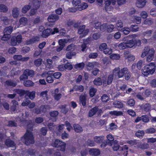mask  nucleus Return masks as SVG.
Segmentation results:
<instances>
[{"label":"nucleus","mask_w":156,"mask_h":156,"mask_svg":"<svg viewBox=\"0 0 156 156\" xmlns=\"http://www.w3.org/2000/svg\"><path fill=\"white\" fill-rule=\"evenodd\" d=\"M155 65L154 63L151 62L145 66L142 69V73L145 76L153 74L155 69Z\"/></svg>","instance_id":"1"},{"label":"nucleus","mask_w":156,"mask_h":156,"mask_svg":"<svg viewBox=\"0 0 156 156\" xmlns=\"http://www.w3.org/2000/svg\"><path fill=\"white\" fill-rule=\"evenodd\" d=\"M24 142L26 145L33 144L34 142V137L32 132L27 130L23 136Z\"/></svg>","instance_id":"2"},{"label":"nucleus","mask_w":156,"mask_h":156,"mask_svg":"<svg viewBox=\"0 0 156 156\" xmlns=\"http://www.w3.org/2000/svg\"><path fill=\"white\" fill-rule=\"evenodd\" d=\"M155 52V50L153 48H150L148 46H146L144 47L143 50L141 55V57L144 58L147 55L149 56H154Z\"/></svg>","instance_id":"3"},{"label":"nucleus","mask_w":156,"mask_h":156,"mask_svg":"<svg viewBox=\"0 0 156 156\" xmlns=\"http://www.w3.org/2000/svg\"><path fill=\"white\" fill-rule=\"evenodd\" d=\"M53 146L58 148V150L64 151L65 150L66 144L59 140H56L53 144Z\"/></svg>","instance_id":"4"},{"label":"nucleus","mask_w":156,"mask_h":156,"mask_svg":"<svg viewBox=\"0 0 156 156\" xmlns=\"http://www.w3.org/2000/svg\"><path fill=\"white\" fill-rule=\"evenodd\" d=\"M53 30L50 28H48L43 31L41 35L42 37L46 38L49 36L50 34H54L58 32V29L57 28H54Z\"/></svg>","instance_id":"5"},{"label":"nucleus","mask_w":156,"mask_h":156,"mask_svg":"<svg viewBox=\"0 0 156 156\" xmlns=\"http://www.w3.org/2000/svg\"><path fill=\"white\" fill-rule=\"evenodd\" d=\"M128 69L126 68H124L120 70L119 67L115 68L113 70V73L118 76L119 78L122 77L126 73H127Z\"/></svg>","instance_id":"6"},{"label":"nucleus","mask_w":156,"mask_h":156,"mask_svg":"<svg viewBox=\"0 0 156 156\" xmlns=\"http://www.w3.org/2000/svg\"><path fill=\"white\" fill-rule=\"evenodd\" d=\"M89 32V29L87 28H86L85 25H82L80 26L78 31V33L80 35L79 38H81L85 37L87 34Z\"/></svg>","instance_id":"7"},{"label":"nucleus","mask_w":156,"mask_h":156,"mask_svg":"<svg viewBox=\"0 0 156 156\" xmlns=\"http://www.w3.org/2000/svg\"><path fill=\"white\" fill-rule=\"evenodd\" d=\"M22 36L20 35H17L16 37L13 36L11 39V44L12 46H15L21 42Z\"/></svg>","instance_id":"8"},{"label":"nucleus","mask_w":156,"mask_h":156,"mask_svg":"<svg viewBox=\"0 0 156 156\" xmlns=\"http://www.w3.org/2000/svg\"><path fill=\"white\" fill-rule=\"evenodd\" d=\"M114 74H111L109 75L107 78H103V85L110 84L113 80Z\"/></svg>","instance_id":"9"},{"label":"nucleus","mask_w":156,"mask_h":156,"mask_svg":"<svg viewBox=\"0 0 156 156\" xmlns=\"http://www.w3.org/2000/svg\"><path fill=\"white\" fill-rule=\"evenodd\" d=\"M148 41L149 42L151 43L156 42V30L152 36L150 38L147 40V39L144 38L142 39L141 41H142L143 43H147Z\"/></svg>","instance_id":"10"},{"label":"nucleus","mask_w":156,"mask_h":156,"mask_svg":"<svg viewBox=\"0 0 156 156\" xmlns=\"http://www.w3.org/2000/svg\"><path fill=\"white\" fill-rule=\"evenodd\" d=\"M98 111L100 113L102 112V110L101 109H99L98 107L95 106L94 107L90 110L88 113L89 116L92 117L95 115Z\"/></svg>","instance_id":"11"},{"label":"nucleus","mask_w":156,"mask_h":156,"mask_svg":"<svg viewBox=\"0 0 156 156\" xmlns=\"http://www.w3.org/2000/svg\"><path fill=\"white\" fill-rule=\"evenodd\" d=\"M40 41V37L36 36L30 39H27L26 41V44L27 45H29L36 43Z\"/></svg>","instance_id":"12"},{"label":"nucleus","mask_w":156,"mask_h":156,"mask_svg":"<svg viewBox=\"0 0 156 156\" xmlns=\"http://www.w3.org/2000/svg\"><path fill=\"white\" fill-rule=\"evenodd\" d=\"M59 18V16L56 14L50 15L48 17V20L50 22H54L58 20Z\"/></svg>","instance_id":"13"},{"label":"nucleus","mask_w":156,"mask_h":156,"mask_svg":"<svg viewBox=\"0 0 156 156\" xmlns=\"http://www.w3.org/2000/svg\"><path fill=\"white\" fill-rule=\"evenodd\" d=\"M5 144L8 147L14 148L13 150L16 149V144L13 141L10 139L6 140L5 142Z\"/></svg>","instance_id":"14"},{"label":"nucleus","mask_w":156,"mask_h":156,"mask_svg":"<svg viewBox=\"0 0 156 156\" xmlns=\"http://www.w3.org/2000/svg\"><path fill=\"white\" fill-rule=\"evenodd\" d=\"M146 2V0H137L136 2V6L139 8H143L145 6Z\"/></svg>","instance_id":"15"},{"label":"nucleus","mask_w":156,"mask_h":156,"mask_svg":"<svg viewBox=\"0 0 156 156\" xmlns=\"http://www.w3.org/2000/svg\"><path fill=\"white\" fill-rule=\"evenodd\" d=\"M108 146H111L114 151H117L119 147V145L118 144V141L115 140L112 143H108Z\"/></svg>","instance_id":"16"},{"label":"nucleus","mask_w":156,"mask_h":156,"mask_svg":"<svg viewBox=\"0 0 156 156\" xmlns=\"http://www.w3.org/2000/svg\"><path fill=\"white\" fill-rule=\"evenodd\" d=\"M87 95V94L81 95L80 97V104L83 106H85L86 105V101Z\"/></svg>","instance_id":"17"},{"label":"nucleus","mask_w":156,"mask_h":156,"mask_svg":"<svg viewBox=\"0 0 156 156\" xmlns=\"http://www.w3.org/2000/svg\"><path fill=\"white\" fill-rule=\"evenodd\" d=\"M89 153L93 156H97L100 154V151L99 150L96 148H91L89 150Z\"/></svg>","instance_id":"18"},{"label":"nucleus","mask_w":156,"mask_h":156,"mask_svg":"<svg viewBox=\"0 0 156 156\" xmlns=\"http://www.w3.org/2000/svg\"><path fill=\"white\" fill-rule=\"evenodd\" d=\"M11 108L13 112H15L18 106V102L15 100H12L11 101Z\"/></svg>","instance_id":"19"},{"label":"nucleus","mask_w":156,"mask_h":156,"mask_svg":"<svg viewBox=\"0 0 156 156\" xmlns=\"http://www.w3.org/2000/svg\"><path fill=\"white\" fill-rule=\"evenodd\" d=\"M153 33V30H147L143 32L142 33V34L146 37L148 38L151 36Z\"/></svg>","instance_id":"20"},{"label":"nucleus","mask_w":156,"mask_h":156,"mask_svg":"<svg viewBox=\"0 0 156 156\" xmlns=\"http://www.w3.org/2000/svg\"><path fill=\"white\" fill-rule=\"evenodd\" d=\"M128 52L127 51L124 52L125 58L131 61L134 60L135 59V56L131 54H128Z\"/></svg>","instance_id":"21"},{"label":"nucleus","mask_w":156,"mask_h":156,"mask_svg":"<svg viewBox=\"0 0 156 156\" xmlns=\"http://www.w3.org/2000/svg\"><path fill=\"white\" fill-rule=\"evenodd\" d=\"M40 4L41 2L39 0H33L31 5H32L31 7L37 9L39 7Z\"/></svg>","instance_id":"22"},{"label":"nucleus","mask_w":156,"mask_h":156,"mask_svg":"<svg viewBox=\"0 0 156 156\" xmlns=\"http://www.w3.org/2000/svg\"><path fill=\"white\" fill-rule=\"evenodd\" d=\"M13 30V27L9 26L5 28L3 30V33L5 34H7L10 35Z\"/></svg>","instance_id":"23"},{"label":"nucleus","mask_w":156,"mask_h":156,"mask_svg":"<svg viewBox=\"0 0 156 156\" xmlns=\"http://www.w3.org/2000/svg\"><path fill=\"white\" fill-rule=\"evenodd\" d=\"M97 62H88L87 64V69L88 70H91L97 65Z\"/></svg>","instance_id":"24"},{"label":"nucleus","mask_w":156,"mask_h":156,"mask_svg":"<svg viewBox=\"0 0 156 156\" xmlns=\"http://www.w3.org/2000/svg\"><path fill=\"white\" fill-rule=\"evenodd\" d=\"M135 39H133L132 40L127 41L126 42L127 48H132L134 46H135Z\"/></svg>","instance_id":"25"},{"label":"nucleus","mask_w":156,"mask_h":156,"mask_svg":"<svg viewBox=\"0 0 156 156\" xmlns=\"http://www.w3.org/2000/svg\"><path fill=\"white\" fill-rule=\"evenodd\" d=\"M94 85L96 86H101L103 83V79L102 80L100 77H98L95 78L93 81Z\"/></svg>","instance_id":"26"},{"label":"nucleus","mask_w":156,"mask_h":156,"mask_svg":"<svg viewBox=\"0 0 156 156\" xmlns=\"http://www.w3.org/2000/svg\"><path fill=\"white\" fill-rule=\"evenodd\" d=\"M17 85V83L15 81H13L12 80H9L6 81L5 82V86L8 87H14Z\"/></svg>","instance_id":"27"},{"label":"nucleus","mask_w":156,"mask_h":156,"mask_svg":"<svg viewBox=\"0 0 156 156\" xmlns=\"http://www.w3.org/2000/svg\"><path fill=\"white\" fill-rule=\"evenodd\" d=\"M94 142L97 143L99 144L101 143L104 140V136H95L94 138Z\"/></svg>","instance_id":"28"},{"label":"nucleus","mask_w":156,"mask_h":156,"mask_svg":"<svg viewBox=\"0 0 156 156\" xmlns=\"http://www.w3.org/2000/svg\"><path fill=\"white\" fill-rule=\"evenodd\" d=\"M58 89H56L55 90V93L53 94L55 99L57 101L59 100L62 97V94H58Z\"/></svg>","instance_id":"29"},{"label":"nucleus","mask_w":156,"mask_h":156,"mask_svg":"<svg viewBox=\"0 0 156 156\" xmlns=\"http://www.w3.org/2000/svg\"><path fill=\"white\" fill-rule=\"evenodd\" d=\"M109 113L112 115H114L117 116L122 115H123V112L121 111H111L109 112Z\"/></svg>","instance_id":"30"},{"label":"nucleus","mask_w":156,"mask_h":156,"mask_svg":"<svg viewBox=\"0 0 156 156\" xmlns=\"http://www.w3.org/2000/svg\"><path fill=\"white\" fill-rule=\"evenodd\" d=\"M141 107V108L143 109V110L146 112L149 111L151 109V105L148 103L142 105Z\"/></svg>","instance_id":"31"},{"label":"nucleus","mask_w":156,"mask_h":156,"mask_svg":"<svg viewBox=\"0 0 156 156\" xmlns=\"http://www.w3.org/2000/svg\"><path fill=\"white\" fill-rule=\"evenodd\" d=\"M112 105L115 108H122L123 107V104L122 102L119 101H115L113 103Z\"/></svg>","instance_id":"32"},{"label":"nucleus","mask_w":156,"mask_h":156,"mask_svg":"<svg viewBox=\"0 0 156 156\" xmlns=\"http://www.w3.org/2000/svg\"><path fill=\"white\" fill-rule=\"evenodd\" d=\"M24 72L27 74L28 77V76H29L31 77H33L34 75V71L32 69H26L24 71Z\"/></svg>","instance_id":"33"},{"label":"nucleus","mask_w":156,"mask_h":156,"mask_svg":"<svg viewBox=\"0 0 156 156\" xmlns=\"http://www.w3.org/2000/svg\"><path fill=\"white\" fill-rule=\"evenodd\" d=\"M73 127L76 133H79L83 131L82 127L78 124H74Z\"/></svg>","instance_id":"34"},{"label":"nucleus","mask_w":156,"mask_h":156,"mask_svg":"<svg viewBox=\"0 0 156 156\" xmlns=\"http://www.w3.org/2000/svg\"><path fill=\"white\" fill-rule=\"evenodd\" d=\"M35 92L34 91L30 92L29 91L27 90L26 94L29 97L30 99L33 100L35 97Z\"/></svg>","instance_id":"35"},{"label":"nucleus","mask_w":156,"mask_h":156,"mask_svg":"<svg viewBox=\"0 0 156 156\" xmlns=\"http://www.w3.org/2000/svg\"><path fill=\"white\" fill-rule=\"evenodd\" d=\"M74 90L79 91L80 92H82L84 90L83 86L82 85H75L73 86Z\"/></svg>","instance_id":"36"},{"label":"nucleus","mask_w":156,"mask_h":156,"mask_svg":"<svg viewBox=\"0 0 156 156\" xmlns=\"http://www.w3.org/2000/svg\"><path fill=\"white\" fill-rule=\"evenodd\" d=\"M19 11L18 8H15L13 9L12 14L13 17L14 18H16L19 15Z\"/></svg>","instance_id":"37"},{"label":"nucleus","mask_w":156,"mask_h":156,"mask_svg":"<svg viewBox=\"0 0 156 156\" xmlns=\"http://www.w3.org/2000/svg\"><path fill=\"white\" fill-rule=\"evenodd\" d=\"M24 85L26 87H30L34 85V83L31 81L28 80L25 81L23 83Z\"/></svg>","instance_id":"38"},{"label":"nucleus","mask_w":156,"mask_h":156,"mask_svg":"<svg viewBox=\"0 0 156 156\" xmlns=\"http://www.w3.org/2000/svg\"><path fill=\"white\" fill-rule=\"evenodd\" d=\"M138 147L142 149H147L149 148V145L147 143H138Z\"/></svg>","instance_id":"39"},{"label":"nucleus","mask_w":156,"mask_h":156,"mask_svg":"<svg viewBox=\"0 0 156 156\" xmlns=\"http://www.w3.org/2000/svg\"><path fill=\"white\" fill-rule=\"evenodd\" d=\"M105 0V8L106 9L107 8L108 6H109L111 3L112 5H114L115 3V0Z\"/></svg>","instance_id":"40"},{"label":"nucleus","mask_w":156,"mask_h":156,"mask_svg":"<svg viewBox=\"0 0 156 156\" xmlns=\"http://www.w3.org/2000/svg\"><path fill=\"white\" fill-rule=\"evenodd\" d=\"M107 140H106V143L108 145V143H112L114 142L113 140H114V138L112 135H108L107 136Z\"/></svg>","instance_id":"41"},{"label":"nucleus","mask_w":156,"mask_h":156,"mask_svg":"<svg viewBox=\"0 0 156 156\" xmlns=\"http://www.w3.org/2000/svg\"><path fill=\"white\" fill-rule=\"evenodd\" d=\"M19 22L23 26H25L27 24L28 22V20L27 18L24 17H22L20 19Z\"/></svg>","instance_id":"42"},{"label":"nucleus","mask_w":156,"mask_h":156,"mask_svg":"<svg viewBox=\"0 0 156 156\" xmlns=\"http://www.w3.org/2000/svg\"><path fill=\"white\" fill-rule=\"evenodd\" d=\"M47 64L46 65V68L51 69L53 67L52 64V62L51 59H48L47 60Z\"/></svg>","instance_id":"43"},{"label":"nucleus","mask_w":156,"mask_h":156,"mask_svg":"<svg viewBox=\"0 0 156 156\" xmlns=\"http://www.w3.org/2000/svg\"><path fill=\"white\" fill-rule=\"evenodd\" d=\"M66 105H61L59 106V108L61 109L62 112L63 113L66 114L68 112V109L66 108Z\"/></svg>","instance_id":"44"},{"label":"nucleus","mask_w":156,"mask_h":156,"mask_svg":"<svg viewBox=\"0 0 156 156\" xmlns=\"http://www.w3.org/2000/svg\"><path fill=\"white\" fill-rule=\"evenodd\" d=\"M8 10V8L6 5L3 4L0 5V12H5Z\"/></svg>","instance_id":"45"},{"label":"nucleus","mask_w":156,"mask_h":156,"mask_svg":"<svg viewBox=\"0 0 156 156\" xmlns=\"http://www.w3.org/2000/svg\"><path fill=\"white\" fill-rule=\"evenodd\" d=\"M32 6V5H25L22 8V11L23 13H26L30 9V7Z\"/></svg>","instance_id":"46"},{"label":"nucleus","mask_w":156,"mask_h":156,"mask_svg":"<svg viewBox=\"0 0 156 156\" xmlns=\"http://www.w3.org/2000/svg\"><path fill=\"white\" fill-rule=\"evenodd\" d=\"M76 48V46L74 44H72L67 47L66 50L67 51H73Z\"/></svg>","instance_id":"47"},{"label":"nucleus","mask_w":156,"mask_h":156,"mask_svg":"<svg viewBox=\"0 0 156 156\" xmlns=\"http://www.w3.org/2000/svg\"><path fill=\"white\" fill-rule=\"evenodd\" d=\"M120 31L123 32L124 34L127 35L130 32V28H129L127 27H124L121 29Z\"/></svg>","instance_id":"48"},{"label":"nucleus","mask_w":156,"mask_h":156,"mask_svg":"<svg viewBox=\"0 0 156 156\" xmlns=\"http://www.w3.org/2000/svg\"><path fill=\"white\" fill-rule=\"evenodd\" d=\"M115 28L114 26L112 24L108 25L107 26V31L108 32H111L113 31Z\"/></svg>","instance_id":"49"},{"label":"nucleus","mask_w":156,"mask_h":156,"mask_svg":"<svg viewBox=\"0 0 156 156\" xmlns=\"http://www.w3.org/2000/svg\"><path fill=\"white\" fill-rule=\"evenodd\" d=\"M84 63L82 62L75 65L74 67L76 69H83L84 68Z\"/></svg>","instance_id":"50"},{"label":"nucleus","mask_w":156,"mask_h":156,"mask_svg":"<svg viewBox=\"0 0 156 156\" xmlns=\"http://www.w3.org/2000/svg\"><path fill=\"white\" fill-rule=\"evenodd\" d=\"M96 91L97 89L96 88L91 87L89 91V94L90 97H93L95 95Z\"/></svg>","instance_id":"51"},{"label":"nucleus","mask_w":156,"mask_h":156,"mask_svg":"<svg viewBox=\"0 0 156 156\" xmlns=\"http://www.w3.org/2000/svg\"><path fill=\"white\" fill-rule=\"evenodd\" d=\"M130 30L133 32H136L138 31L139 28L138 26L135 25H132L130 26Z\"/></svg>","instance_id":"52"},{"label":"nucleus","mask_w":156,"mask_h":156,"mask_svg":"<svg viewBox=\"0 0 156 156\" xmlns=\"http://www.w3.org/2000/svg\"><path fill=\"white\" fill-rule=\"evenodd\" d=\"M144 132L143 130H138L135 133L136 136L140 138L144 136Z\"/></svg>","instance_id":"53"},{"label":"nucleus","mask_w":156,"mask_h":156,"mask_svg":"<svg viewBox=\"0 0 156 156\" xmlns=\"http://www.w3.org/2000/svg\"><path fill=\"white\" fill-rule=\"evenodd\" d=\"M153 21L151 19H147L144 21V24L146 25L149 26L151 25L153 23Z\"/></svg>","instance_id":"54"},{"label":"nucleus","mask_w":156,"mask_h":156,"mask_svg":"<svg viewBox=\"0 0 156 156\" xmlns=\"http://www.w3.org/2000/svg\"><path fill=\"white\" fill-rule=\"evenodd\" d=\"M110 57L113 60H118L120 58V56L118 54H112L110 56Z\"/></svg>","instance_id":"55"},{"label":"nucleus","mask_w":156,"mask_h":156,"mask_svg":"<svg viewBox=\"0 0 156 156\" xmlns=\"http://www.w3.org/2000/svg\"><path fill=\"white\" fill-rule=\"evenodd\" d=\"M76 55V53L74 52H69L66 55V57L68 59H71L72 57Z\"/></svg>","instance_id":"56"},{"label":"nucleus","mask_w":156,"mask_h":156,"mask_svg":"<svg viewBox=\"0 0 156 156\" xmlns=\"http://www.w3.org/2000/svg\"><path fill=\"white\" fill-rule=\"evenodd\" d=\"M98 56V54L97 52L91 53H90L89 56V58H90L95 59Z\"/></svg>","instance_id":"57"},{"label":"nucleus","mask_w":156,"mask_h":156,"mask_svg":"<svg viewBox=\"0 0 156 156\" xmlns=\"http://www.w3.org/2000/svg\"><path fill=\"white\" fill-rule=\"evenodd\" d=\"M155 129L153 128H150L145 130V132L147 133H153L155 132Z\"/></svg>","instance_id":"58"},{"label":"nucleus","mask_w":156,"mask_h":156,"mask_svg":"<svg viewBox=\"0 0 156 156\" xmlns=\"http://www.w3.org/2000/svg\"><path fill=\"white\" fill-rule=\"evenodd\" d=\"M26 92L27 91L22 89H18L16 90V93L20 94V96H22L25 94H26Z\"/></svg>","instance_id":"59"},{"label":"nucleus","mask_w":156,"mask_h":156,"mask_svg":"<svg viewBox=\"0 0 156 156\" xmlns=\"http://www.w3.org/2000/svg\"><path fill=\"white\" fill-rule=\"evenodd\" d=\"M102 101L103 102H106L109 101V98L107 94H104L101 97Z\"/></svg>","instance_id":"60"},{"label":"nucleus","mask_w":156,"mask_h":156,"mask_svg":"<svg viewBox=\"0 0 156 156\" xmlns=\"http://www.w3.org/2000/svg\"><path fill=\"white\" fill-rule=\"evenodd\" d=\"M107 48V45L105 43H103L101 44L99 47V49L100 51H104Z\"/></svg>","instance_id":"61"},{"label":"nucleus","mask_w":156,"mask_h":156,"mask_svg":"<svg viewBox=\"0 0 156 156\" xmlns=\"http://www.w3.org/2000/svg\"><path fill=\"white\" fill-rule=\"evenodd\" d=\"M103 52L107 55H109L112 54V49L107 48L104 51H103Z\"/></svg>","instance_id":"62"},{"label":"nucleus","mask_w":156,"mask_h":156,"mask_svg":"<svg viewBox=\"0 0 156 156\" xmlns=\"http://www.w3.org/2000/svg\"><path fill=\"white\" fill-rule=\"evenodd\" d=\"M88 5L86 3H84L83 5H78V9L79 11H81L83 9H84L87 7Z\"/></svg>","instance_id":"63"},{"label":"nucleus","mask_w":156,"mask_h":156,"mask_svg":"<svg viewBox=\"0 0 156 156\" xmlns=\"http://www.w3.org/2000/svg\"><path fill=\"white\" fill-rule=\"evenodd\" d=\"M136 96L137 98L141 100H144V95L143 93H139L137 94L136 95Z\"/></svg>","instance_id":"64"}]
</instances>
